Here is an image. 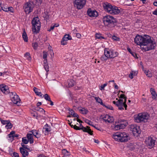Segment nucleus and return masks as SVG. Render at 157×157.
Returning <instances> with one entry per match:
<instances>
[{
	"mask_svg": "<svg viewBox=\"0 0 157 157\" xmlns=\"http://www.w3.org/2000/svg\"><path fill=\"white\" fill-rule=\"evenodd\" d=\"M102 20L105 27L110 30L114 29L117 25V21L115 18L110 15H106L104 16Z\"/></svg>",
	"mask_w": 157,
	"mask_h": 157,
	"instance_id": "nucleus-1",
	"label": "nucleus"
},
{
	"mask_svg": "<svg viewBox=\"0 0 157 157\" xmlns=\"http://www.w3.org/2000/svg\"><path fill=\"white\" fill-rule=\"evenodd\" d=\"M156 45V42L152 40L150 36L147 35H144V36L142 45L146 46L145 48V51L154 49Z\"/></svg>",
	"mask_w": 157,
	"mask_h": 157,
	"instance_id": "nucleus-2",
	"label": "nucleus"
},
{
	"mask_svg": "<svg viewBox=\"0 0 157 157\" xmlns=\"http://www.w3.org/2000/svg\"><path fill=\"white\" fill-rule=\"evenodd\" d=\"M32 31L34 33H39L41 26L40 22L38 17H34L32 21Z\"/></svg>",
	"mask_w": 157,
	"mask_h": 157,
	"instance_id": "nucleus-3",
	"label": "nucleus"
},
{
	"mask_svg": "<svg viewBox=\"0 0 157 157\" xmlns=\"http://www.w3.org/2000/svg\"><path fill=\"white\" fill-rule=\"evenodd\" d=\"M149 115L146 113H140L134 116L135 122L137 123L147 122L149 118Z\"/></svg>",
	"mask_w": 157,
	"mask_h": 157,
	"instance_id": "nucleus-4",
	"label": "nucleus"
},
{
	"mask_svg": "<svg viewBox=\"0 0 157 157\" xmlns=\"http://www.w3.org/2000/svg\"><path fill=\"white\" fill-rule=\"evenodd\" d=\"M9 95L11 101L14 104L18 105H19L20 99L15 92L9 93Z\"/></svg>",
	"mask_w": 157,
	"mask_h": 157,
	"instance_id": "nucleus-5",
	"label": "nucleus"
},
{
	"mask_svg": "<svg viewBox=\"0 0 157 157\" xmlns=\"http://www.w3.org/2000/svg\"><path fill=\"white\" fill-rule=\"evenodd\" d=\"M34 7V5L32 2H27L25 3L24 8L26 14H28L32 12Z\"/></svg>",
	"mask_w": 157,
	"mask_h": 157,
	"instance_id": "nucleus-6",
	"label": "nucleus"
},
{
	"mask_svg": "<svg viewBox=\"0 0 157 157\" xmlns=\"http://www.w3.org/2000/svg\"><path fill=\"white\" fill-rule=\"evenodd\" d=\"M86 0H75L74 6L78 10L82 9L86 4Z\"/></svg>",
	"mask_w": 157,
	"mask_h": 157,
	"instance_id": "nucleus-7",
	"label": "nucleus"
},
{
	"mask_svg": "<svg viewBox=\"0 0 157 157\" xmlns=\"http://www.w3.org/2000/svg\"><path fill=\"white\" fill-rule=\"evenodd\" d=\"M126 98L123 101V99H119L117 101V106L118 107V109L120 110H123L124 109L123 107L125 108V109L126 110L127 105L126 104Z\"/></svg>",
	"mask_w": 157,
	"mask_h": 157,
	"instance_id": "nucleus-8",
	"label": "nucleus"
},
{
	"mask_svg": "<svg viewBox=\"0 0 157 157\" xmlns=\"http://www.w3.org/2000/svg\"><path fill=\"white\" fill-rule=\"evenodd\" d=\"M131 130L132 131L134 136L138 137L141 132L140 127L136 125L131 126Z\"/></svg>",
	"mask_w": 157,
	"mask_h": 157,
	"instance_id": "nucleus-9",
	"label": "nucleus"
},
{
	"mask_svg": "<svg viewBox=\"0 0 157 157\" xmlns=\"http://www.w3.org/2000/svg\"><path fill=\"white\" fill-rule=\"evenodd\" d=\"M143 39L144 36H143L138 34L136 35L134 38V41L137 45L141 46L142 45Z\"/></svg>",
	"mask_w": 157,
	"mask_h": 157,
	"instance_id": "nucleus-10",
	"label": "nucleus"
},
{
	"mask_svg": "<svg viewBox=\"0 0 157 157\" xmlns=\"http://www.w3.org/2000/svg\"><path fill=\"white\" fill-rule=\"evenodd\" d=\"M112 136L114 137L117 136V137H128V136L125 132H116L113 133Z\"/></svg>",
	"mask_w": 157,
	"mask_h": 157,
	"instance_id": "nucleus-11",
	"label": "nucleus"
},
{
	"mask_svg": "<svg viewBox=\"0 0 157 157\" xmlns=\"http://www.w3.org/2000/svg\"><path fill=\"white\" fill-rule=\"evenodd\" d=\"M0 90L5 94L10 93L8 87L4 84L0 85Z\"/></svg>",
	"mask_w": 157,
	"mask_h": 157,
	"instance_id": "nucleus-12",
	"label": "nucleus"
},
{
	"mask_svg": "<svg viewBox=\"0 0 157 157\" xmlns=\"http://www.w3.org/2000/svg\"><path fill=\"white\" fill-rule=\"evenodd\" d=\"M120 12L119 8L115 6H113L109 13L112 15H117Z\"/></svg>",
	"mask_w": 157,
	"mask_h": 157,
	"instance_id": "nucleus-13",
	"label": "nucleus"
},
{
	"mask_svg": "<svg viewBox=\"0 0 157 157\" xmlns=\"http://www.w3.org/2000/svg\"><path fill=\"white\" fill-rule=\"evenodd\" d=\"M113 6L110 3L108 2L104 3L103 4V6L105 10L109 13Z\"/></svg>",
	"mask_w": 157,
	"mask_h": 157,
	"instance_id": "nucleus-14",
	"label": "nucleus"
},
{
	"mask_svg": "<svg viewBox=\"0 0 157 157\" xmlns=\"http://www.w3.org/2000/svg\"><path fill=\"white\" fill-rule=\"evenodd\" d=\"M109 52L107 51L106 49L104 50V55L101 56V59L102 61H106L109 58H112L113 57V56L111 54V55H109Z\"/></svg>",
	"mask_w": 157,
	"mask_h": 157,
	"instance_id": "nucleus-15",
	"label": "nucleus"
},
{
	"mask_svg": "<svg viewBox=\"0 0 157 157\" xmlns=\"http://www.w3.org/2000/svg\"><path fill=\"white\" fill-rule=\"evenodd\" d=\"M102 119L107 123H111L113 121L114 119L112 117L106 114L102 117Z\"/></svg>",
	"mask_w": 157,
	"mask_h": 157,
	"instance_id": "nucleus-16",
	"label": "nucleus"
},
{
	"mask_svg": "<svg viewBox=\"0 0 157 157\" xmlns=\"http://www.w3.org/2000/svg\"><path fill=\"white\" fill-rule=\"evenodd\" d=\"M88 15L90 17H96L98 15V13L95 11L92 10L90 9H89L87 11Z\"/></svg>",
	"mask_w": 157,
	"mask_h": 157,
	"instance_id": "nucleus-17",
	"label": "nucleus"
},
{
	"mask_svg": "<svg viewBox=\"0 0 157 157\" xmlns=\"http://www.w3.org/2000/svg\"><path fill=\"white\" fill-rule=\"evenodd\" d=\"M145 142L147 146L151 147L153 146L155 144V141L152 138H146Z\"/></svg>",
	"mask_w": 157,
	"mask_h": 157,
	"instance_id": "nucleus-18",
	"label": "nucleus"
},
{
	"mask_svg": "<svg viewBox=\"0 0 157 157\" xmlns=\"http://www.w3.org/2000/svg\"><path fill=\"white\" fill-rule=\"evenodd\" d=\"M63 156L60 157H71V155L70 152L65 149H63L62 151Z\"/></svg>",
	"mask_w": 157,
	"mask_h": 157,
	"instance_id": "nucleus-19",
	"label": "nucleus"
},
{
	"mask_svg": "<svg viewBox=\"0 0 157 157\" xmlns=\"http://www.w3.org/2000/svg\"><path fill=\"white\" fill-rule=\"evenodd\" d=\"M20 151L21 153L22 154L23 157H26L29 155V153L27 151L22 147L20 148Z\"/></svg>",
	"mask_w": 157,
	"mask_h": 157,
	"instance_id": "nucleus-20",
	"label": "nucleus"
},
{
	"mask_svg": "<svg viewBox=\"0 0 157 157\" xmlns=\"http://www.w3.org/2000/svg\"><path fill=\"white\" fill-rule=\"evenodd\" d=\"M150 90L152 96V98L153 99H155V100H157V95L154 89L151 88L150 89Z\"/></svg>",
	"mask_w": 157,
	"mask_h": 157,
	"instance_id": "nucleus-21",
	"label": "nucleus"
},
{
	"mask_svg": "<svg viewBox=\"0 0 157 157\" xmlns=\"http://www.w3.org/2000/svg\"><path fill=\"white\" fill-rule=\"evenodd\" d=\"M107 51L109 52L108 53L109 55H111V54L113 56V57L112 58H113L117 56L118 55V53L117 52H115L113 50H111L110 51Z\"/></svg>",
	"mask_w": 157,
	"mask_h": 157,
	"instance_id": "nucleus-22",
	"label": "nucleus"
},
{
	"mask_svg": "<svg viewBox=\"0 0 157 157\" xmlns=\"http://www.w3.org/2000/svg\"><path fill=\"white\" fill-rule=\"evenodd\" d=\"M114 139L115 141L121 142H126L130 139H128V138H114Z\"/></svg>",
	"mask_w": 157,
	"mask_h": 157,
	"instance_id": "nucleus-23",
	"label": "nucleus"
},
{
	"mask_svg": "<svg viewBox=\"0 0 157 157\" xmlns=\"http://www.w3.org/2000/svg\"><path fill=\"white\" fill-rule=\"evenodd\" d=\"M83 129V131L84 132H88L90 135H92V131H91V129L89 128L90 127L89 126H87L86 127H82Z\"/></svg>",
	"mask_w": 157,
	"mask_h": 157,
	"instance_id": "nucleus-24",
	"label": "nucleus"
},
{
	"mask_svg": "<svg viewBox=\"0 0 157 157\" xmlns=\"http://www.w3.org/2000/svg\"><path fill=\"white\" fill-rule=\"evenodd\" d=\"M68 87H70L73 86L75 83V82L73 79H70L67 80Z\"/></svg>",
	"mask_w": 157,
	"mask_h": 157,
	"instance_id": "nucleus-25",
	"label": "nucleus"
},
{
	"mask_svg": "<svg viewBox=\"0 0 157 157\" xmlns=\"http://www.w3.org/2000/svg\"><path fill=\"white\" fill-rule=\"evenodd\" d=\"M8 137H17L19 135L17 134H15L14 131H12L8 135Z\"/></svg>",
	"mask_w": 157,
	"mask_h": 157,
	"instance_id": "nucleus-26",
	"label": "nucleus"
},
{
	"mask_svg": "<svg viewBox=\"0 0 157 157\" xmlns=\"http://www.w3.org/2000/svg\"><path fill=\"white\" fill-rule=\"evenodd\" d=\"M33 90L36 95L41 97H42L43 94L40 92V89L36 87H34Z\"/></svg>",
	"mask_w": 157,
	"mask_h": 157,
	"instance_id": "nucleus-27",
	"label": "nucleus"
},
{
	"mask_svg": "<svg viewBox=\"0 0 157 157\" xmlns=\"http://www.w3.org/2000/svg\"><path fill=\"white\" fill-rule=\"evenodd\" d=\"M124 123L123 124H120L118 122V125H119V127H120L121 129L124 128L127 125L128 123L127 122L124 121Z\"/></svg>",
	"mask_w": 157,
	"mask_h": 157,
	"instance_id": "nucleus-28",
	"label": "nucleus"
},
{
	"mask_svg": "<svg viewBox=\"0 0 157 157\" xmlns=\"http://www.w3.org/2000/svg\"><path fill=\"white\" fill-rule=\"evenodd\" d=\"M77 124V125L78 124V125H79L78 126L77 125H74V128L75 129H76V130H78L82 129L83 131V127H82L83 126H82V125L81 124Z\"/></svg>",
	"mask_w": 157,
	"mask_h": 157,
	"instance_id": "nucleus-29",
	"label": "nucleus"
},
{
	"mask_svg": "<svg viewBox=\"0 0 157 157\" xmlns=\"http://www.w3.org/2000/svg\"><path fill=\"white\" fill-rule=\"evenodd\" d=\"M22 38L25 42L28 41V37L25 30L23 31L22 34Z\"/></svg>",
	"mask_w": 157,
	"mask_h": 157,
	"instance_id": "nucleus-30",
	"label": "nucleus"
},
{
	"mask_svg": "<svg viewBox=\"0 0 157 157\" xmlns=\"http://www.w3.org/2000/svg\"><path fill=\"white\" fill-rule=\"evenodd\" d=\"M71 39L72 37L69 34H66L64 36V37L63 38L62 40L67 41L68 40H71Z\"/></svg>",
	"mask_w": 157,
	"mask_h": 157,
	"instance_id": "nucleus-31",
	"label": "nucleus"
},
{
	"mask_svg": "<svg viewBox=\"0 0 157 157\" xmlns=\"http://www.w3.org/2000/svg\"><path fill=\"white\" fill-rule=\"evenodd\" d=\"M79 111L81 113L83 114H86L88 112V111L84 108L79 109Z\"/></svg>",
	"mask_w": 157,
	"mask_h": 157,
	"instance_id": "nucleus-32",
	"label": "nucleus"
},
{
	"mask_svg": "<svg viewBox=\"0 0 157 157\" xmlns=\"http://www.w3.org/2000/svg\"><path fill=\"white\" fill-rule=\"evenodd\" d=\"M101 34L100 33H96V34L95 37L96 38L99 39L100 40L105 39V38L102 36H101Z\"/></svg>",
	"mask_w": 157,
	"mask_h": 157,
	"instance_id": "nucleus-33",
	"label": "nucleus"
},
{
	"mask_svg": "<svg viewBox=\"0 0 157 157\" xmlns=\"http://www.w3.org/2000/svg\"><path fill=\"white\" fill-rule=\"evenodd\" d=\"M95 99L98 103H100L103 106L105 105V104L102 103V100L99 97H95Z\"/></svg>",
	"mask_w": 157,
	"mask_h": 157,
	"instance_id": "nucleus-34",
	"label": "nucleus"
},
{
	"mask_svg": "<svg viewBox=\"0 0 157 157\" xmlns=\"http://www.w3.org/2000/svg\"><path fill=\"white\" fill-rule=\"evenodd\" d=\"M43 131H44L47 132H49L51 131L50 128L48 126V125L47 124H46L44 126V127L43 128Z\"/></svg>",
	"mask_w": 157,
	"mask_h": 157,
	"instance_id": "nucleus-35",
	"label": "nucleus"
},
{
	"mask_svg": "<svg viewBox=\"0 0 157 157\" xmlns=\"http://www.w3.org/2000/svg\"><path fill=\"white\" fill-rule=\"evenodd\" d=\"M137 74V72L136 71H132V72L130 73V74L129 75V77L131 79H132L133 78V75L135 76Z\"/></svg>",
	"mask_w": 157,
	"mask_h": 157,
	"instance_id": "nucleus-36",
	"label": "nucleus"
},
{
	"mask_svg": "<svg viewBox=\"0 0 157 157\" xmlns=\"http://www.w3.org/2000/svg\"><path fill=\"white\" fill-rule=\"evenodd\" d=\"M32 133H33V136L37 137L36 136L38 135L39 133L36 130L33 129L31 131Z\"/></svg>",
	"mask_w": 157,
	"mask_h": 157,
	"instance_id": "nucleus-37",
	"label": "nucleus"
},
{
	"mask_svg": "<svg viewBox=\"0 0 157 157\" xmlns=\"http://www.w3.org/2000/svg\"><path fill=\"white\" fill-rule=\"evenodd\" d=\"M24 56L28 60H30L31 59L30 54L29 52H26L24 55Z\"/></svg>",
	"mask_w": 157,
	"mask_h": 157,
	"instance_id": "nucleus-38",
	"label": "nucleus"
},
{
	"mask_svg": "<svg viewBox=\"0 0 157 157\" xmlns=\"http://www.w3.org/2000/svg\"><path fill=\"white\" fill-rule=\"evenodd\" d=\"M29 139H27V138H22V143H23V144H27L29 142Z\"/></svg>",
	"mask_w": 157,
	"mask_h": 157,
	"instance_id": "nucleus-39",
	"label": "nucleus"
},
{
	"mask_svg": "<svg viewBox=\"0 0 157 157\" xmlns=\"http://www.w3.org/2000/svg\"><path fill=\"white\" fill-rule=\"evenodd\" d=\"M13 126L12 124L9 122V123H8L5 126V128L7 129H9L11 128Z\"/></svg>",
	"mask_w": 157,
	"mask_h": 157,
	"instance_id": "nucleus-40",
	"label": "nucleus"
},
{
	"mask_svg": "<svg viewBox=\"0 0 157 157\" xmlns=\"http://www.w3.org/2000/svg\"><path fill=\"white\" fill-rule=\"evenodd\" d=\"M35 109L37 111H39L41 112H45V111L43 108L39 107H36Z\"/></svg>",
	"mask_w": 157,
	"mask_h": 157,
	"instance_id": "nucleus-41",
	"label": "nucleus"
},
{
	"mask_svg": "<svg viewBox=\"0 0 157 157\" xmlns=\"http://www.w3.org/2000/svg\"><path fill=\"white\" fill-rule=\"evenodd\" d=\"M44 99L47 101H50L51 98L49 95L47 94H46L44 95Z\"/></svg>",
	"mask_w": 157,
	"mask_h": 157,
	"instance_id": "nucleus-42",
	"label": "nucleus"
},
{
	"mask_svg": "<svg viewBox=\"0 0 157 157\" xmlns=\"http://www.w3.org/2000/svg\"><path fill=\"white\" fill-rule=\"evenodd\" d=\"M0 121H1L2 123L3 124H7L8 123H9L10 121L9 120H4L0 118Z\"/></svg>",
	"mask_w": 157,
	"mask_h": 157,
	"instance_id": "nucleus-43",
	"label": "nucleus"
},
{
	"mask_svg": "<svg viewBox=\"0 0 157 157\" xmlns=\"http://www.w3.org/2000/svg\"><path fill=\"white\" fill-rule=\"evenodd\" d=\"M33 134L31 131H29V133L27 134L26 137H32L33 136Z\"/></svg>",
	"mask_w": 157,
	"mask_h": 157,
	"instance_id": "nucleus-44",
	"label": "nucleus"
},
{
	"mask_svg": "<svg viewBox=\"0 0 157 157\" xmlns=\"http://www.w3.org/2000/svg\"><path fill=\"white\" fill-rule=\"evenodd\" d=\"M32 46L33 47V48L34 49H37L38 45L37 43H35L32 44Z\"/></svg>",
	"mask_w": 157,
	"mask_h": 157,
	"instance_id": "nucleus-45",
	"label": "nucleus"
},
{
	"mask_svg": "<svg viewBox=\"0 0 157 157\" xmlns=\"http://www.w3.org/2000/svg\"><path fill=\"white\" fill-rule=\"evenodd\" d=\"M44 67L45 71L46 72H48L49 71V66L48 64H45L44 65Z\"/></svg>",
	"mask_w": 157,
	"mask_h": 157,
	"instance_id": "nucleus-46",
	"label": "nucleus"
},
{
	"mask_svg": "<svg viewBox=\"0 0 157 157\" xmlns=\"http://www.w3.org/2000/svg\"><path fill=\"white\" fill-rule=\"evenodd\" d=\"M103 106H105V107L107 109H108L111 110H113V107L110 105H105Z\"/></svg>",
	"mask_w": 157,
	"mask_h": 157,
	"instance_id": "nucleus-47",
	"label": "nucleus"
},
{
	"mask_svg": "<svg viewBox=\"0 0 157 157\" xmlns=\"http://www.w3.org/2000/svg\"><path fill=\"white\" fill-rule=\"evenodd\" d=\"M43 58L44 59H47V52L45 51L43 52Z\"/></svg>",
	"mask_w": 157,
	"mask_h": 157,
	"instance_id": "nucleus-48",
	"label": "nucleus"
},
{
	"mask_svg": "<svg viewBox=\"0 0 157 157\" xmlns=\"http://www.w3.org/2000/svg\"><path fill=\"white\" fill-rule=\"evenodd\" d=\"M112 38L113 40L116 41H119V38L114 35L112 36Z\"/></svg>",
	"mask_w": 157,
	"mask_h": 157,
	"instance_id": "nucleus-49",
	"label": "nucleus"
},
{
	"mask_svg": "<svg viewBox=\"0 0 157 157\" xmlns=\"http://www.w3.org/2000/svg\"><path fill=\"white\" fill-rule=\"evenodd\" d=\"M107 83H105L102 85H101L100 87V89L101 90H103L104 89V88H105V87L107 85Z\"/></svg>",
	"mask_w": 157,
	"mask_h": 157,
	"instance_id": "nucleus-50",
	"label": "nucleus"
},
{
	"mask_svg": "<svg viewBox=\"0 0 157 157\" xmlns=\"http://www.w3.org/2000/svg\"><path fill=\"white\" fill-rule=\"evenodd\" d=\"M114 128L117 130H118L121 129L120 127H119V125H118V124H117L115 125Z\"/></svg>",
	"mask_w": 157,
	"mask_h": 157,
	"instance_id": "nucleus-51",
	"label": "nucleus"
},
{
	"mask_svg": "<svg viewBox=\"0 0 157 157\" xmlns=\"http://www.w3.org/2000/svg\"><path fill=\"white\" fill-rule=\"evenodd\" d=\"M85 122L87 123V124H88L89 125H92V122L90 121H89V120H86V121H85ZM93 126V125H92Z\"/></svg>",
	"mask_w": 157,
	"mask_h": 157,
	"instance_id": "nucleus-52",
	"label": "nucleus"
},
{
	"mask_svg": "<svg viewBox=\"0 0 157 157\" xmlns=\"http://www.w3.org/2000/svg\"><path fill=\"white\" fill-rule=\"evenodd\" d=\"M2 10L5 12H8V7H5V6H3L2 7Z\"/></svg>",
	"mask_w": 157,
	"mask_h": 157,
	"instance_id": "nucleus-53",
	"label": "nucleus"
},
{
	"mask_svg": "<svg viewBox=\"0 0 157 157\" xmlns=\"http://www.w3.org/2000/svg\"><path fill=\"white\" fill-rule=\"evenodd\" d=\"M33 138H27V139H29V143L30 144H32L33 143Z\"/></svg>",
	"mask_w": 157,
	"mask_h": 157,
	"instance_id": "nucleus-54",
	"label": "nucleus"
},
{
	"mask_svg": "<svg viewBox=\"0 0 157 157\" xmlns=\"http://www.w3.org/2000/svg\"><path fill=\"white\" fill-rule=\"evenodd\" d=\"M13 8L12 7H8V11H10L11 12H13Z\"/></svg>",
	"mask_w": 157,
	"mask_h": 157,
	"instance_id": "nucleus-55",
	"label": "nucleus"
},
{
	"mask_svg": "<svg viewBox=\"0 0 157 157\" xmlns=\"http://www.w3.org/2000/svg\"><path fill=\"white\" fill-rule=\"evenodd\" d=\"M67 41L64 40H62V41H61V44L63 45H65L67 44V42H66Z\"/></svg>",
	"mask_w": 157,
	"mask_h": 157,
	"instance_id": "nucleus-56",
	"label": "nucleus"
},
{
	"mask_svg": "<svg viewBox=\"0 0 157 157\" xmlns=\"http://www.w3.org/2000/svg\"><path fill=\"white\" fill-rule=\"evenodd\" d=\"M21 146L23 147L22 148H25L26 149H29V148H28V146L27 145H25L24 144H23V143H21Z\"/></svg>",
	"mask_w": 157,
	"mask_h": 157,
	"instance_id": "nucleus-57",
	"label": "nucleus"
},
{
	"mask_svg": "<svg viewBox=\"0 0 157 157\" xmlns=\"http://www.w3.org/2000/svg\"><path fill=\"white\" fill-rule=\"evenodd\" d=\"M120 98H123L124 99V100H125V98H126V100H127V97H126L125 96V95L124 94H121L120 96Z\"/></svg>",
	"mask_w": 157,
	"mask_h": 157,
	"instance_id": "nucleus-58",
	"label": "nucleus"
},
{
	"mask_svg": "<svg viewBox=\"0 0 157 157\" xmlns=\"http://www.w3.org/2000/svg\"><path fill=\"white\" fill-rule=\"evenodd\" d=\"M13 157H19L18 153L14 152L13 153Z\"/></svg>",
	"mask_w": 157,
	"mask_h": 157,
	"instance_id": "nucleus-59",
	"label": "nucleus"
},
{
	"mask_svg": "<svg viewBox=\"0 0 157 157\" xmlns=\"http://www.w3.org/2000/svg\"><path fill=\"white\" fill-rule=\"evenodd\" d=\"M124 121H126V122H127L126 120H124L121 119V120H119V121H118V122H119L120 124H121V123L123 124V123H124Z\"/></svg>",
	"mask_w": 157,
	"mask_h": 157,
	"instance_id": "nucleus-60",
	"label": "nucleus"
},
{
	"mask_svg": "<svg viewBox=\"0 0 157 157\" xmlns=\"http://www.w3.org/2000/svg\"><path fill=\"white\" fill-rule=\"evenodd\" d=\"M127 49L128 51L134 56V55L132 54L133 52H132L131 49L128 47L127 48Z\"/></svg>",
	"mask_w": 157,
	"mask_h": 157,
	"instance_id": "nucleus-61",
	"label": "nucleus"
},
{
	"mask_svg": "<svg viewBox=\"0 0 157 157\" xmlns=\"http://www.w3.org/2000/svg\"><path fill=\"white\" fill-rule=\"evenodd\" d=\"M75 113V112L74 111H73L72 110H71L69 111V114L72 115L74 113Z\"/></svg>",
	"mask_w": 157,
	"mask_h": 157,
	"instance_id": "nucleus-62",
	"label": "nucleus"
},
{
	"mask_svg": "<svg viewBox=\"0 0 157 157\" xmlns=\"http://www.w3.org/2000/svg\"><path fill=\"white\" fill-rule=\"evenodd\" d=\"M72 116L74 117H76L77 118H78L79 117L78 115L76 113H75V112L74 113Z\"/></svg>",
	"mask_w": 157,
	"mask_h": 157,
	"instance_id": "nucleus-63",
	"label": "nucleus"
},
{
	"mask_svg": "<svg viewBox=\"0 0 157 157\" xmlns=\"http://www.w3.org/2000/svg\"><path fill=\"white\" fill-rule=\"evenodd\" d=\"M152 14L154 15H157V10H155L152 12Z\"/></svg>",
	"mask_w": 157,
	"mask_h": 157,
	"instance_id": "nucleus-64",
	"label": "nucleus"
}]
</instances>
